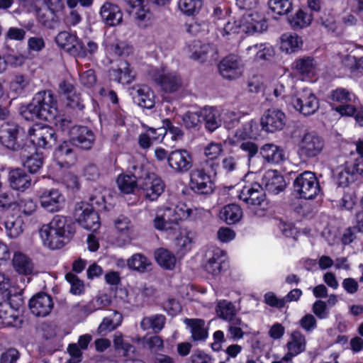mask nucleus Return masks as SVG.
Here are the masks:
<instances>
[{"instance_id":"1","label":"nucleus","mask_w":363,"mask_h":363,"mask_svg":"<svg viewBox=\"0 0 363 363\" xmlns=\"http://www.w3.org/2000/svg\"><path fill=\"white\" fill-rule=\"evenodd\" d=\"M74 223L70 219L62 216H55L47 225L40 230V236L44 246L57 250L67 243L74 234Z\"/></svg>"},{"instance_id":"2","label":"nucleus","mask_w":363,"mask_h":363,"mask_svg":"<svg viewBox=\"0 0 363 363\" xmlns=\"http://www.w3.org/2000/svg\"><path fill=\"white\" fill-rule=\"evenodd\" d=\"M21 113L27 121H52L58 113L57 99L50 90L39 91L29 104L21 107Z\"/></svg>"},{"instance_id":"3","label":"nucleus","mask_w":363,"mask_h":363,"mask_svg":"<svg viewBox=\"0 0 363 363\" xmlns=\"http://www.w3.org/2000/svg\"><path fill=\"white\" fill-rule=\"evenodd\" d=\"M90 202L82 201L77 203L74 216L82 228L95 231L100 226L99 217L95 208H105V199L101 193L96 192L91 196Z\"/></svg>"},{"instance_id":"4","label":"nucleus","mask_w":363,"mask_h":363,"mask_svg":"<svg viewBox=\"0 0 363 363\" xmlns=\"http://www.w3.org/2000/svg\"><path fill=\"white\" fill-rule=\"evenodd\" d=\"M149 76L162 91L174 93L182 87V79L179 74L167 67H154L149 71Z\"/></svg>"},{"instance_id":"5","label":"nucleus","mask_w":363,"mask_h":363,"mask_svg":"<svg viewBox=\"0 0 363 363\" xmlns=\"http://www.w3.org/2000/svg\"><path fill=\"white\" fill-rule=\"evenodd\" d=\"M295 191L300 197L313 199L320 193V186L314 173L306 171L300 174L294 182Z\"/></svg>"},{"instance_id":"6","label":"nucleus","mask_w":363,"mask_h":363,"mask_svg":"<svg viewBox=\"0 0 363 363\" xmlns=\"http://www.w3.org/2000/svg\"><path fill=\"white\" fill-rule=\"evenodd\" d=\"M330 99L338 104L335 110L341 116H352L356 112L357 96L353 92L345 88H337L330 92Z\"/></svg>"},{"instance_id":"7","label":"nucleus","mask_w":363,"mask_h":363,"mask_svg":"<svg viewBox=\"0 0 363 363\" xmlns=\"http://www.w3.org/2000/svg\"><path fill=\"white\" fill-rule=\"evenodd\" d=\"M298 153L305 158H313L320 155L325 147L322 138L313 132L304 133L298 144Z\"/></svg>"},{"instance_id":"8","label":"nucleus","mask_w":363,"mask_h":363,"mask_svg":"<svg viewBox=\"0 0 363 363\" xmlns=\"http://www.w3.org/2000/svg\"><path fill=\"white\" fill-rule=\"evenodd\" d=\"M28 135L30 143L40 148H49L56 141L54 130L50 126L40 124L33 125L28 130Z\"/></svg>"},{"instance_id":"9","label":"nucleus","mask_w":363,"mask_h":363,"mask_svg":"<svg viewBox=\"0 0 363 363\" xmlns=\"http://www.w3.org/2000/svg\"><path fill=\"white\" fill-rule=\"evenodd\" d=\"M23 129L16 123L8 122L0 127V143L6 148L16 150L21 147Z\"/></svg>"},{"instance_id":"10","label":"nucleus","mask_w":363,"mask_h":363,"mask_svg":"<svg viewBox=\"0 0 363 363\" xmlns=\"http://www.w3.org/2000/svg\"><path fill=\"white\" fill-rule=\"evenodd\" d=\"M40 204L46 211H60L65 203V197L58 189H41L38 192Z\"/></svg>"},{"instance_id":"11","label":"nucleus","mask_w":363,"mask_h":363,"mask_svg":"<svg viewBox=\"0 0 363 363\" xmlns=\"http://www.w3.org/2000/svg\"><path fill=\"white\" fill-rule=\"evenodd\" d=\"M291 104L294 108L308 116L314 113L319 107L318 100L310 89H304L292 99Z\"/></svg>"},{"instance_id":"12","label":"nucleus","mask_w":363,"mask_h":363,"mask_svg":"<svg viewBox=\"0 0 363 363\" xmlns=\"http://www.w3.org/2000/svg\"><path fill=\"white\" fill-rule=\"evenodd\" d=\"M242 32L248 34L260 33L267 30V23L260 10L247 12L240 18Z\"/></svg>"},{"instance_id":"13","label":"nucleus","mask_w":363,"mask_h":363,"mask_svg":"<svg viewBox=\"0 0 363 363\" xmlns=\"http://www.w3.org/2000/svg\"><path fill=\"white\" fill-rule=\"evenodd\" d=\"M45 8L36 9L37 17L40 23L45 26H50L51 23L65 9L62 0H42Z\"/></svg>"},{"instance_id":"14","label":"nucleus","mask_w":363,"mask_h":363,"mask_svg":"<svg viewBox=\"0 0 363 363\" xmlns=\"http://www.w3.org/2000/svg\"><path fill=\"white\" fill-rule=\"evenodd\" d=\"M190 188L200 194H209L213 191L214 184L211 176L202 169H194L190 173Z\"/></svg>"},{"instance_id":"15","label":"nucleus","mask_w":363,"mask_h":363,"mask_svg":"<svg viewBox=\"0 0 363 363\" xmlns=\"http://www.w3.org/2000/svg\"><path fill=\"white\" fill-rule=\"evenodd\" d=\"M187 51L189 57L194 60H216L218 57L217 49L213 45L202 43L199 40H194L188 43Z\"/></svg>"},{"instance_id":"16","label":"nucleus","mask_w":363,"mask_h":363,"mask_svg":"<svg viewBox=\"0 0 363 363\" xmlns=\"http://www.w3.org/2000/svg\"><path fill=\"white\" fill-rule=\"evenodd\" d=\"M286 118L284 112L276 108L266 111L261 118L262 129L267 132L273 133L281 130L286 125Z\"/></svg>"},{"instance_id":"17","label":"nucleus","mask_w":363,"mask_h":363,"mask_svg":"<svg viewBox=\"0 0 363 363\" xmlns=\"http://www.w3.org/2000/svg\"><path fill=\"white\" fill-rule=\"evenodd\" d=\"M153 224L156 229L165 231L169 234L176 230L179 226L174 216L172 207L160 208L157 211Z\"/></svg>"},{"instance_id":"18","label":"nucleus","mask_w":363,"mask_h":363,"mask_svg":"<svg viewBox=\"0 0 363 363\" xmlns=\"http://www.w3.org/2000/svg\"><path fill=\"white\" fill-rule=\"evenodd\" d=\"M169 167L177 173H184L192 166V160L190 153L186 150H176L172 151L167 157Z\"/></svg>"},{"instance_id":"19","label":"nucleus","mask_w":363,"mask_h":363,"mask_svg":"<svg viewBox=\"0 0 363 363\" xmlns=\"http://www.w3.org/2000/svg\"><path fill=\"white\" fill-rule=\"evenodd\" d=\"M239 198L250 206H261L265 201V193L259 184L253 183L242 188Z\"/></svg>"},{"instance_id":"20","label":"nucleus","mask_w":363,"mask_h":363,"mask_svg":"<svg viewBox=\"0 0 363 363\" xmlns=\"http://www.w3.org/2000/svg\"><path fill=\"white\" fill-rule=\"evenodd\" d=\"M306 347L305 336L300 331H293L286 345L287 352L283 356V360L286 361V363H293V358L303 352Z\"/></svg>"},{"instance_id":"21","label":"nucleus","mask_w":363,"mask_h":363,"mask_svg":"<svg viewBox=\"0 0 363 363\" xmlns=\"http://www.w3.org/2000/svg\"><path fill=\"white\" fill-rule=\"evenodd\" d=\"M218 68L223 77L227 79H235L242 75L243 65L238 56L230 55L223 59Z\"/></svg>"},{"instance_id":"22","label":"nucleus","mask_w":363,"mask_h":363,"mask_svg":"<svg viewBox=\"0 0 363 363\" xmlns=\"http://www.w3.org/2000/svg\"><path fill=\"white\" fill-rule=\"evenodd\" d=\"M171 234L174 235V245L178 252L184 254L191 250L196 238L194 231L179 225L176 230L172 231Z\"/></svg>"},{"instance_id":"23","label":"nucleus","mask_w":363,"mask_h":363,"mask_svg":"<svg viewBox=\"0 0 363 363\" xmlns=\"http://www.w3.org/2000/svg\"><path fill=\"white\" fill-rule=\"evenodd\" d=\"M70 134L71 143L82 149H90L95 141L93 131L85 126L72 128Z\"/></svg>"},{"instance_id":"24","label":"nucleus","mask_w":363,"mask_h":363,"mask_svg":"<svg viewBox=\"0 0 363 363\" xmlns=\"http://www.w3.org/2000/svg\"><path fill=\"white\" fill-rule=\"evenodd\" d=\"M163 181L155 174H148L143 180L142 189L150 201L157 200L164 190Z\"/></svg>"},{"instance_id":"25","label":"nucleus","mask_w":363,"mask_h":363,"mask_svg":"<svg viewBox=\"0 0 363 363\" xmlns=\"http://www.w3.org/2000/svg\"><path fill=\"white\" fill-rule=\"evenodd\" d=\"M0 225L5 229L6 235L9 239H16L23 233L25 223L21 216L9 214L5 216L1 221Z\"/></svg>"},{"instance_id":"26","label":"nucleus","mask_w":363,"mask_h":363,"mask_svg":"<svg viewBox=\"0 0 363 363\" xmlns=\"http://www.w3.org/2000/svg\"><path fill=\"white\" fill-rule=\"evenodd\" d=\"M293 69L302 80H309L314 77L318 72V65L311 57H303L296 59L293 63Z\"/></svg>"},{"instance_id":"27","label":"nucleus","mask_w":363,"mask_h":363,"mask_svg":"<svg viewBox=\"0 0 363 363\" xmlns=\"http://www.w3.org/2000/svg\"><path fill=\"white\" fill-rule=\"evenodd\" d=\"M8 181L13 190L20 192H24L32 185L31 177L21 168L11 169L9 172Z\"/></svg>"},{"instance_id":"28","label":"nucleus","mask_w":363,"mask_h":363,"mask_svg":"<svg viewBox=\"0 0 363 363\" xmlns=\"http://www.w3.org/2000/svg\"><path fill=\"white\" fill-rule=\"evenodd\" d=\"M29 307L32 313L35 315L46 316L51 311L53 302L50 296L44 293H40L30 300Z\"/></svg>"},{"instance_id":"29","label":"nucleus","mask_w":363,"mask_h":363,"mask_svg":"<svg viewBox=\"0 0 363 363\" xmlns=\"http://www.w3.org/2000/svg\"><path fill=\"white\" fill-rule=\"evenodd\" d=\"M100 15L102 21L108 26H117L123 21V12L114 4L106 2L101 7Z\"/></svg>"},{"instance_id":"30","label":"nucleus","mask_w":363,"mask_h":363,"mask_svg":"<svg viewBox=\"0 0 363 363\" xmlns=\"http://www.w3.org/2000/svg\"><path fill=\"white\" fill-rule=\"evenodd\" d=\"M131 94L135 103L140 106L150 109L155 104V96L150 87L146 85L136 86L133 88Z\"/></svg>"},{"instance_id":"31","label":"nucleus","mask_w":363,"mask_h":363,"mask_svg":"<svg viewBox=\"0 0 363 363\" xmlns=\"http://www.w3.org/2000/svg\"><path fill=\"white\" fill-rule=\"evenodd\" d=\"M225 255V252L220 248L213 247L210 249L206 255L205 270L212 275L218 274L220 272L221 264L224 261Z\"/></svg>"},{"instance_id":"32","label":"nucleus","mask_w":363,"mask_h":363,"mask_svg":"<svg viewBox=\"0 0 363 363\" xmlns=\"http://www.w3.org/2000/svg\"><path fill=\"white\" fill-rule=\"evenodd\" d=\"M262 184L269 192L279 194L286 186L284 177L277 170L267 171L262 177Z\"/></svg>"},{"instance_id":"33","label":"nucleus","mask_w":363,"mask_h":363,"mask_svg":"<svg viewBox=\"0 0 363 363\" xmlns=\"http://www.w3.org/2000/svg\"><path fill=\"white\" fill-rule=\"evenodd\" d=\"M201 121L210 132L216 130L222 123L221 111L216 107L206 106L201 110Z\"/></svg>"},{"instance_id":"34","label":"nucleus","mask_w":363,"mask_h":363,"mask_svg":"<svg viewBox=\"0 0 363 363\" xmlns=\"http://www.w3.org/2000/svg\"><path fill=\"white\" fill-rule=\"evenodd\" d=\"M57 45L72 55H76L80 40L74 33L62 31L55 38Z\"/></svg>"},{"instance_id":"35","label":"nucleus","mask_w":363,"mask_h":363,"mask_svg":"<svg viewBox=\"0 0 363 363\" xmlns=\"http://www.w3.org/2000/svg\"><path fill=\"white\" fill-rule=\"evenodd\" d=\"M135 76V72L126 61L121 62L117 69H113L110 72L111 78L123 84L133 82Z\"/></svg>"},{"instance_id":"36","label":"nucleus","mask_w":363,"mask_h":363,"mask_svg":"<svg viewBox=\"0 0 363 363\" xmlns=\"http://www.w3.org/2000/svg\"><path fill=\"white\" fill-rule=\"evenodd\" d=\"M303 40L301 36L294 33H286L281 36L280 48L286 53H295L301 50Z\"/></svg>"},{"instance_id":"37","label":"nucleus","mask_w":363,"mask_h":363,"mask_svg":"<svg viewBox=\"0 0 363 363\" xmlns=\"http://www.w3.org/2000/svg\"><path fill=\"white\" fill-rule=\"evenodd\" d=\"M12 262L14 269L18 274L29 275L33 272L34 264L32 259L23 252H15Z\"/></svg>"},{"instance_id":"38","label":"nucleus","mask_w":363,"mask_h":363,"mask_svg":"<svg viewBox=\"0 0 363 363\" xmlns=\"http://www.w3.org/2000/svg\"><path fill=\"white\" fill-rule=\"evenodd\" d=\"M257 123L252 120L242 124L232 133L233 143H239L245 140L252 139L257 135Z\"/></svg>"},{"instance_id":"39","label":"nucleus","mask_w":363,"mask_h":363,"mask_svg":"<svg viewBox=\"0 0 363 363\" xmlns=\"http://www.w3.org/2000/svg\"><path fill=\"white\" fill-rule=\"evenodd\" d=\"M0 321L5 326H17L20 322L18 311L7 302L0 303Z\"/></svg>"},{"instance_id":"40","label":"nucleus","mask_w":363,"mask_h":363,"mask_svg":"<svg viewBox=\"0 0 363 363\" xmlns=\"http://www.w3.org/2000/svg\"><path fill=\"white\" fill-rule=\"evenodd\" d=\"M215 310L216 315L226 322L238 317L235 305L226 300L217 301Z\"/></svg>"},{"instance_id":"41","label":"nucleus","mask_w":363,"mask_h":363,"mask_svg":"<svg viewBox=\"0 0 363 363\" xmlns=\"http://www.w3.org/2000/svg\"><path fill=\"white\" fill-rule=\"evenodd\" d=\"M166 130L162 128H149L147 133L139 135L140 146L144 149L150 147L152 140L161 141L166 135Z\"/></svg>"},{"instance_id":"42","label":"nucleus","mask_w":363,"mask_h":363,"mask_svg":"<svg viewBox=\"0 0 363 363\" xmlns=\"http://www.w3.org/2000/svg\"><path fill=\"white\" fill-rule=\"evenodd\" d=\"M184 323L191 328V337L194 340H203L207 337L208 332L203 320L186 318Z\"/></svg>"},{"instance_id":"43","label":"nucleus","mask_w":363,"mask_h":363,"mask_svg":"<svg viewBox=\"0 0 363 363\" xmlns=\"http://www.w3.org/2000/svg\"><path fill=\"white\" fill-rule=\"evenodd\" d=\"M260 154L268 162L279 163L284 159L283 150L274 144H265L260 149Z\"/></svg>"},{"instance_id":"44","label":"nucleus","mask_w":363,"mask_h":363,"mask_svg":"<svg viewBox=\"0 0 363 363\" xmlns=\"http://www.w3.org/2000/svg\"><path fill=\"white\" fill-rule=\"evenodd\" d=\"M110 296L106 294H102L97 296L95 298L90 301L86 305L82 307V312L86 314H90L97 310H101L111 304Z\"/></svg>"},{"instance_id":"45","label":"nucleus","mask_w":363,"mask_h":363,"mask_svg":"<svg viewBox=\"0 0 363 363\" xmlns=\"http://www.w3.org/2000/svg\"><path fill=\"white\" fill-rule=\"evenodd\" d=\"M220 217L228 224L238 222L242 217L241 208L235 203L224 206L220 212Z\"/></svg>"},{"instance_id":"46","label":"nucleus","mask_w":363,"mask_h":363,"mask_svg":"<svg viewBox=\"0 0 363 363\" xmlns=\"http://www.w3.org/2000/svg\"><path fill=\"white\" fill-rule=\"evenodd\" d=\"M113 344L118 353L124 357L125 360L133 359L135 357V347L133 345L123 340L121 334H115Z\"/></svg>"},{"instance_id":"47","label":"nucleus","mask_w":363,"mask_h":363,"mask_svg":"<svg viewBox=\"0 0 363 363\" xmlns=\"http://www.w3.org/2000/svg\"><path fill=\"white\" fill-rule=\"evenodd\" d=\"M113 223L117 233L124 240H130L133 233V225L130 220L121 215L116 218Z\"/></svg>"},{"instance_id":"48","label":"nucleus","mask_w":363,"mask_h":363,"mask_svg":"<svg viewBox=\"0 0 363 363\" xmlns=\"http://www.w3.org/2000/svg\"><path fill=\"white\" fill-rule=\"evenodd\" d=\"M116 183L120 191L123 194H132L137 187L136 177L133 174L118 175Z\"/></svg>"},{"instance_id":"49","label":"nucleus","mask_w":363,"mask_h":363,"mask_svg":"<svg viewBox=\"0 0 363 363\" xmlns=\"http://www.w3.org/2000/svg\"><path fill=\"white\" fill-rule=\"evenodd\" d=\"M165 323V317L162 315H154L145 317L140 322L143 330L152 329L155 333L160 332Z\"/></svg>"},{"instance_id":"50","label":"nucleus","mask_w":363,"mask_h":363,"mask_svg":"<svg viewBox=\"0 0 363 363\" xmlns=\"http://www.w3.org/2000/svg\"><path fill=\"white\" fill-rule=\"evenodd\" d=\"M178 8L180 12L186 16L197 15L201 7V0H178Z\"/></svg>"},{"instance_id":"51","label":"nucleus","mask_w":363,"mask_h":363,"mask_svg":"<svg viewBox=\"0 0 363 363\" xmlns=\"http://www.w3.org/2000/svg\"><path fill=\"white\" fill-rule=\"evenodd\" d=\"M130 6L129 12L139 21H145L149 16V10L143 0H124Z\"/></svg>"},{"instance_id":"52","label":"nucleus","mask_w":363,"mask_h":363,"mask_svg":"<svg viewBox=\"0 0 363 363\" xmlns=\"http://www.w3.org/2000/svg\"><path fill=\"white\" fill-rule=\"evenodd\" d=\"M228 323V333L230 337L233 340L242 339L244 336V330L247 328V324L239 316Z\"/></svg>"},{"instance_id":"53","label":"nucleus","mask_w":363,"mask_h":363,"mask_svg":"<svg viewBox=\"0 0 363 363\" xmlns=\"http://www.w3.org/2000/svg\"><path fill=\"white\" fill-rule=\"evenodd\" d=\"M128 267L133 270L145 272L148 270L151 265L150 260L144 255L137 253L133 255L127 260Z\"/></svg>"},{"instance_id":"54","label":"nucleus","mask_w":363,"mask_h":363,"mask_svg":"<svg viewBox=\"0 0 363 363\" xmlns=\"http://www.w3.org/2000/svg\"><path fill=\"white\" fill-rule=\"evenodd\" d=\"M59 91L69 101V106L74 107L79 105V97L76 94L72 83L67 81L61 82L59 84Z\"/></svg>"},{"instance_id":"55","label":"nucleus","mask_w":363,"mask_h":363,"mask_svg":"<svg viewBox=\"0 0 363 363\" xmlns=\"http://www.w3.org/2000/svg\"><path fill=\"white\" fill-rule=\"evenodd\" d=\"M155 259L159 265L166 269H172L176 264L174 255L166 249H159L155 252Z\"/></svg>"},{"instance_id":"56","label":"nucleus","mask_w":363,"mask_h":363,"mask_svg":"<svg viewBox=\"0 0 363 363\" xmlns=\"http://www.w3.org/2000/svg\"><path fill=\"white\" fill-rule=\"evenodd\" d=\"M122 320V315L117 311H113L109 317L103 319L99 326V330L100 333L111 331L121 324Z\"/></svg>"},{"instance_id":"57","label":"nucleus","mask_w":363,"mask_h":363,"mask_svg":"<svg viewBox=\"0 0 363 363\" xmlns=\"http://www.w3.org/2000/svg\"><path fill=\"white\" fill-rule=\"evenodd\" d=\"M289 21L293 28H303L311 24L312 16L300 9L289 18Z\"/></svg>"},{"instance_id":"58","label":"nucleus","mask_w":363,"mask_h":363,"mask_svg":"<svg viewBox=\"0 0 363 363\" xmlns=\"http://www.w3.org/2000/svg\"><path fill=\"white\" fill-rule=\"evenodd\" d=\"M354 174L345 167H339L334 173L335 183L342 187H346L354 181Z\"/></svg>"},{"instance_id":"59","label":"nucleus","mask_w":363,"mask_h":363,"mask_svg":"<svg viewBox=\"0 0 363 363\" xmlns=\"http://www.w3.org/2000/svg\"><path fill=\"white\" fill-rule=\"evenodd\" d=\"M44 159L42 154L35 152L33 155L26 157L23 160V166L28 169L30 173H36L43 167Z\"/></svg>"},{"instance_id":"60","label":"nucleus","mask_w":363,"mask_h":363,"mask_svg":"<svg viewBox=\"0 0 363 363\" xmlns=\"http://www.w3.org/2000/svg\"><path fill=\"white\" fill-rule=\"evenodd\" d=\"M248 50L255 52V60H268L274 55V49L264 44L254 45L248 47Z\"/></svg>"},{"instance_id":"61","label":"nucleus","mask_w":363,"mask_h":363,"mask_svg":"<svg viewBox=\"0 0 363 363\" xmlns=\"http://www.w3.org/2000/svg\"><path fill=\"white\" fill-rule=\"evenodd\" d=\"M28 84L29 81L25 76L22 74H16L9 82V89L12 93L19 96L24 92Z\"/></svg>"},{"instance_id":"62","label":"nucleus","mask_w":363,"mask_h":363,"mask_svg":"<svg viewBox=\"0 0 363 363\" xmlns=\"http://www.w3.org/2000/svg\"><path fill=\"white\" fill-rule=\"evenodd\" d=\"M220 33L228 39H230L234 35L242 32L241 21L233 20L228 21L224 27L219 30Z\"/></svg>"},{"instance_id":"63","label":"nucleus","mask_w":363,"mask_h":363,"mask_svg":"<svg viewBox=\"0 0 363 363\" xmlns=\"http://www.w3.org/2000/svg\"><path fill=\"white\" fill-rule=\"evenodd\" d=\"M357 195L354 191H345L339 201L338 208L342 211H352L357 204Z\"/></svg>"},{"instance_id":"64","label":"nucleus","mask_w":363,"mask_h":363,"mask_svg":"<svg viewBox=\"0 0 363 363\" xmlns=\"http://www.w3.org/2000/svg\"><path fill=\"white\" fill-rule=\"evenodd\" d=\"M269 6L275 13L284 15L292 9L291 0H269Z\"/></svg>"}]
</instances>
